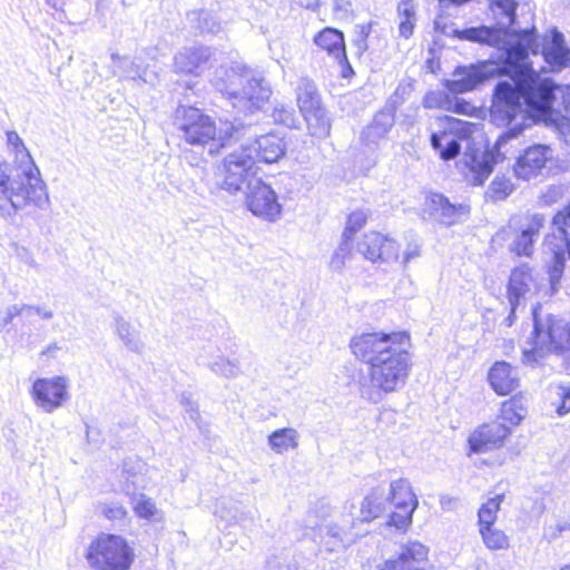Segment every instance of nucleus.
<instances>
[{"label": "nucleus", "instance_id": "1", "mask_svg": "<svg viewBox=\"0 0 570 570\" xmlns=\"http://www.w3.org/2000/svg\"><path fill=\"white\" fill-rule=\"evenodd\" d=\"M350 347L357 360L370 366L368 377L360 381L363 399L377 404L405 384L412 366L406 332L362 333L351 340Z\"/></svg>", "mask_w": 570, "mask_h": 570}, {"label": "nucleus", "instance_id": "2", "mask_svg": "<svg viewBox=\"0 0 570 570\" xmlns=\"http://www.w3.org/2000/svg\"><path fill=\"white\" fill-rule=\"evenodd\" d=\"M519 81L499 80L492 90L490 121L504 130L499 135L494 146L481 154L466 155L465 164L470 174L468 180L481 186L489 178L494 166L505 158L502 148L519 138L529 127L530 114L527 111Z\"/></svg>", "mask_w": 570, "mask_h": 570}, {"label": "nucleus", "instance_id": "3", "mask_svg": "<svg viewBox=\"0 0 570 570\" xmlns=\"http://www.w3.org/2000/svg\"><path fill=\"white\" fill-rule=\"evenodd\" d=\"M212 83L237 112L244 115L263 110L273 92L261 72L243 63L220 66L215 70Z\"/></svg>", "mask_w": 570, "mask_h": 570}, {"label": "nucleus", "instance_id": "4", "mask_svg": "<svg viewBox=\"0 0 570 570\" xmlns=\"http://www.w3.org/2000/svg\"><path fill=\"white\" fill-rule=\"evenodd\" d=\"M175 125L186 142L208 147L210 155L218 153L228 140L240 139L252 131V124H245L237 118L218 130L210 116L191 106L177 108Z\"/></svg>", "mask_w": 570, "mask_h": 570}, {"label": "nucleus", "instance_id": "5", "mask_svg": "<svg viewBox=\"0 0 570 570\" xmlns=\"http://www.w3.org/2000/svg\"><path fill=\"white\" fill-rule=\"evenodd\" d=\"M532 330L522 351V363L535 367L550 355H564L570 351V321L551 313H543L542 306L535 304L531 309Z\"/></svg>", "mask_w": 570, "mask_h": 570}, {"label": "nucleus", "instance_id": "6", "mask_svg": "<svg viewBox=\"0 0 570 570\" xmlns=\"http://www.w3.org/2000/svg\"><path fill=\"white\" fill-rule=\"evenodd\" d=\"M29 205L39 209L49 207L46 183L41 177H26L19 171L12 175L9 166L0 161V215L12 217Z\"/></svg>", "mask_w": 570, "mask_h": 570}, {"label": "nucleus", "instance_id": "7", "mask_svg": "<svg viewBox=\"0 0 570 570\" xmlns=\"http://www.w3.org/2000/svg\"><path fill=\"white\" fill-rule=\"evenodd\" d=\"M86 559L96 570H128L134 562L135 553L124 537L100 533L90 542Z\"/></svg>", "mask_w": 570, "mask_h": 570}, {"label": "nucleus", "instance_id": "8", "mask_svg": "<svg viewBox=\"0 0 570 570\" xmlns=\"http://www.w3.org/2000/svg\"><path fill=\"white\" fill-rule=\"evenodd\" d=\"M255 163L249 153L242 146L239 149L228 154L223 160L222 175L216 185L219 190L230 196L244 194V186L248 187L254 177Z\"/></svg>", "mask_w": 570, "mask_h": 570}, {"label": "nucleus", "instance_id": "9", "mask_svg": "<svg viewBox=\"0 0 570 570\" xmlns=\"http://www.w3.org/2000/svg\"><path fill=\"white\" fill-rule=\"evenodd\" d=\"M386 495L389 505L391 504L395 509L389 515L387 525L405 531L412 524L413 513L419 505V500L409 480L400 478L391 481Z\"/></svg>", "mask_w": 570, "mask_h": 570}, {"label": "nucleus", "instance_id": "10", "mask_svg": "<svg viewBox=\"0 0 570 570\" xmlns=\"http://www.w3.org/2000/svg\"><path fill=\"white\" fill-rule=\"evenodd\" d=\"M69 381L66 376L38 377L32 383L30 395L37 407L53 413L70 399Z\"/></svg>", "mask_w": 570, "mask_h": 570}, {"label": "nucleus", "instance_id": "11", "mask_svg": "<svg viewBox=\"0 0 570 570\" xmlns=\"http://www.w3.org/2000/svg\"><path fill=\"white\" fill-rule=\"evenodd\" d=\"M243 195H245L247 208L253 215L268 222H276L281 218L283 206L278 200V196L261 178L249 181L247 191Z\"/></svg>", "mask_w": 570, "mask_h": 570}, {"label": "nucleus", "instance_id": "12", "mask_svg": "<svg viewBox=\"0 0 570 570\" xmlns=\"http://www.w3.org/2000/svg\"><path fill=\"white\" fill-rule=\"evenodd\" d=\"M217 53L216 49L204 45L184 47L174 56V71L198 77L217 62Z\"/></svg>", "mask_w": 570, "mask_h": 570}, {"label": "nucleus", "instance_id": "13", "mask_svg": "<svg viewBox=\"0 0 570 570\" xmlns=\"http://www.w3.org/2000/svg\"><path fill=\"white\" fill-rule=\"evenodd\" d=\"M527 111H548L556 99V86L547 78H539L535 72L527 79L519 80Z\"/></svg>", "mask_w": 570, "mask_h": 570}, {"label": "nucleus", "instance_id": "14", "mask_svg": "<svg viewBox=\"0 0 570 570\" xmlns=\"http://www.w3.org/2000/svg\"><path fill=\"white\" fill-rule=\"evenodd\" d=\"M494 68L485 60L459 66L453 72L454 79L445 80V88L453 94H464L476 89L493 79Z\"/></svg>", "mask_w": 570, "mask_h": 570}, {"label": "nucleus", "instance_id": "15", "mask_svg": "<svg viewBox=\"0 0 570 570\" xmlns=\"http://www.w3.org/2000/svg\"><path fill=\"white\" fill-rule=\"evenodd\" d=\"M429 548L419 541L402 543L393 556L377 566V570H425Z\"/></svg>", "mask_w": 570, "mask_h": 570}, {"label": "nucleus", "instance_id": "16", "mask_svg": "<svg viewBox=\"0 0 570 570\" xmlns=\"http://www.w3.org/2000/svg\"><path fill=\"white\" fill-rule=\"evenodd\" d=\"M356 249L373 263L396 262L400 255V245L393 238L377 232L365 234L357 242Z\"/></svg>", "mask_w": 570, "mask_h": 570}, {"label": "nucleus", "instance_id": "17", "mask_svg": "<svg viewBox=\"0 0 570 570\" xmlns=\"http://www.w3.org/2000/svg\"><path fill=\"white\" fill-rule=\"evenodd\" d=\"M552 157L553 151L548 145L534 144L519 155L513 166L514 174L523 180L537 177Z\"/></svg>", "mask_w": 570, "mask_h": 570}, {"label": "nucleus", "instance_id": "18", "mask_svg": "<svg viewBox=\"0 0 570 570\" xmlns=\"http://www.w3.org/2000/svg\"><path fill=\"white\" fill-rule=\"evenodd\" d=\"M250 154L254 163L275 164L286 154V142L284 137L271 131L264 135H256L255 139L247 145H243Z\"/></svg>", "mask_w": 570, "mask_h": 570}, {"label": "nucleus", "instance_id": "19", "mask_svg": "<svg viewBox=\"0 0 570 570\" xmlns=\"http://www.w3.org/2000/svg\"><path fill=\"white\" fill-rule=\"evenodd\" d=\"M510 433L511 429L499 421L483 424L469 436L470 451L485 453L499 449Z\"/></svg>", "mask_w": 570, "mask_h": 570}, {"label": "nucleus", "instance_id": "20", "mask_svg": "<svg viewBox=\"0 0 570 570\" xmlns=\"http://www.w3.org/2000/svg\"><path fill=\"white\" fill-rule=\"evenodd\" d=\"M424 212L434 217L440 224L452 226L459 222L462 216L470 213V207L464 204H452L448 197L441 193H430L425 198Z\"/></svg>", "mask_w": 570, "mask_h": 570}, {"label": "nucleus", "instance_id": "21", "mask_svg": "<svg viewBox=\"0 0 570 570\" xmlns=\"http://www.w3.org/2000/svg\"><path fill=\"white\" fill-rule=\"evenodd\" d=\"M395 125V117L380 109L360 135L362 145L368 151H376L387 141L389 134Z\"/></svg>", "mask_w": 570, "mask_h": 570}, {"label": "nucleus", "instance_id": "22", "mask_svg": "<svg viewBox=\"0 0 570 570\" xmlns=\"http://www.w3.org/2000/svg\"><path fill=\"white\" fill-rule=\"evenodd\" d=\"M543 225L544 216L542 214H533L525 217L524 223L515 229V236L509 245V250L517 256L530 257L533 254L534 243Z\"/></svg>", "mask_w": 570, "mask_h": 570}, {"label": "nucleus", "instance_id": "23", "mask_svg": "<svg viewBox=\"0 0 570 570\" xmlns=\"http://www.w3.org/2000/svg\"><path fill=\"white\" fill-rule=\"evenodd\" d=\"M487 61L494 68L493 78L508 77L509 81H519L520 79H527V73H534L532 63L527 59L525 52L523 55L505 53L500 56L497 61L492 59Z\"/></svg>", "mask_w": 570, "mask_h": 570}, {"label": "nucleus", "instance_id": "24", "mask_svg": "<svg viewBox=\"0 0 570 570\" xmlns=\"http://www.w3.org/2000/svg\"><path fill=\"white\" fill-rule=\"evenodd\" d=\"M511 33L512 32L509 31V26H479L463 29L461 31V38L468 41L502 49L507 46V38Z\"/></svg>", "mask_w": 570, "mask_h": 570}, {"label": "nucleus", "instance_id": "25", "mask_svg": "<svg viewBox=\"0 0 570 570\" xmlns=\"http://www.w3.org/2000/svg\"><path fill=\"white\" fill-rule=\"evenodd\" d=\"M488 381L499 395H508L519 387L518 371L505 361H498L491 366Z\"/></svg>", "mask_w": 570, "mask_h": 570}, {"label": "nucleus", "instance_id": "26", "mask_svg": "<svg viewBox=\"0 0 570 570\" xmlns=\"http://www.w3.org/2000/svg\"><path fill=\"white\" fill-rule=\"evenodd\" d=\"M542 57L554 71H560L570 63V48L566 45L563 33L557 28L551 30L550 42L543 46Z\"/></svg>", "mask_w": 570, "mask_h": 570}, {"label": "nucleus", "instance_id": "27", "mask_svg": "<svg viewBox=\"0 0 570 570\" xmlns=\"http://www.w3.org/2000/svg\"><path fill=\"white\" fill-rule=\"evenodd\" d=\"M389 507V497L386 488L379 485L373 488L362 500L360 511L355 520L361 522H372L385 513Z\"/></svg>", "mask_w": 570, "mask_h": 570}, {"label": "nucleus", "instance_id": "28", "mask_svg": "<svg viewBox=\"0 0 570 570\" xmlns=\"http://www.w3.org/2000/svg\"><path fill=\"white\" fill-rule=\"evenodd\" d=\"M355 521L354 518H351L345 520L343 524L333 523L321 528L323 540H325L328 550L346 548L354 542L356 535L352 533V529Z\"/></svg>", "mask_w": 570, "mask_h": 570}, {"label": "nucleus", "instance_id": "29", "mask_svg": "<svg viewBox=\"0 0 570 570\" xmlns=\"http://www.w3.org/2000/svg\"><path fill=\"white\" fill-rule=\"evenodd\" d=\"M7 142L16 155L18 171L26 177H41L39 168L17 131L7 132Z\"/></svg>", "mask_w": 570, "mask_h": 570}, {"label": "nucleus", "instance_id": "30", "mask_svg": "<svg viewBox=\"0 0 570 570\" xmlns=\"http://www.w3.org/2000/svg\"><path fill=\"white\" fill-rule=\"evenodd\" d=\"M531 274L528 264L512 269L508 283V301L510 306H519L521 299L530 291Z\"/></svg>", "mask_w": 570, "mask_h": 570}, {"label": "nucleus", "instance_id": "31", "mask_svg": "<svg viewBox=\"0 0 570 570\" xmlns=\"http://www.w3.org/2000/svg\"><path fill=\"white\" fill-rule=\"evenodd\" d=\"M295 94L301 115L324 106L315 81L308 77L298 80Z\"/></svg>", "mask_w": 570, "mask_h": 570}, {"label": "nucleus", "instance_id": "32", "mask_svg": "<svg viewBox=\"0 0 570 570\" xmlns=\"http://www.w3.org/2000/svg\"><path fill=\"white\" fill-rule=\"evenodd\" d=\"M314 43L333 58L344 57L345 37L344 33L336 28L325 27L323 30L318 31L314 37Z\"/></svg>", "mask_w": 570, "mask_h": 570}, {"label": "nucleus", "instance_id": "33", "mask_svg": "<svg viewBox=\"0 0 570 570\" xmlns=\"http://www.w3.org/2000/svg\"><path fill=\"white\" fill-rule=\"evenodd\" d=\"M312 136L323 139L330 136L332 118L325 106L302 115Z\"/></svg>", "mask_w": 570, "mask_h": 570}, {"label": "nucleus", "instance_id": "34", "mask_svg": "<svg viewBox=\"0 0 570 570\" xmlns=\"http://www.w3.org/2000/svg\"><path fill=\"white\" fill-rule=\"evenodd\" d=\"M298 432L293 428H282L268 435L269 448L278 454L294 450L298 446Z\"/></svg>", "mask_w": 570, "mask_h": 570}, {"label": "nucleus", "instance_id": "35", "mask_svg": "<svg viewBox=\"0 0 570 570\" xmlns=\"http://www.w3.org/2000/svg\"><path fill=\"white\" fill-rule=\"evenodd\" d=\"M124 492L129 497L132 509L138 518L155 521L158 520L156 515L159 514V511L151 498L144 493H136V490H130L129 485H126Z\"/></svg>", "mask_w": 570, "mask_h": 570}, {"label": "nucleus", "instance_id": "36", "mask_svg": "<svg viewBox=\"0 0 570 570\" xmlns=\"http://www.w3.org/2000/svg\"><path fill=\"white\" fill-rule=\"evenodd\" d=\"M399 36L409 39L416 26V11L413 0H400L397 8Z\"/></svg>", "mask_w": 570, "mask_h": 570}, {"label": "nucleus", "instance_id": "37", "mask_svg": "<svg viewBox=\"0 0 570 570\" xmlns=\"http://www.w3.org/2000/svg\"><path fill=\"white\" fill-rule=\"evenodd\" d=\"M114 321L116 333L125 346L131 352L141 353L144 344L139 338V333L118 313L114 315Z\"/></svg>", "mask_w": 570, "mask_h": 570}, {"label": "nucleus", "instance_id": "38", "mask_svg": "<svg viewBox=\"0 0 570 570\" xmlns=\"http://www.w3.org/2000/svg\"><path fill=\"white\" fill-rule=\"evenodd\" d=\"M413 90V80L402 79L381 109L395 117L397 109L410 99Z\"/></svg>", "mask_w": 570, "mask_h": 570}, {"label": "nucleus", "instance_id": "39", "mask_svg": "<svg viewBox=\"0 0 570 570\" xmlns=\"http://www.w3.org/2000/svg\"><path fill=\"white\" fill-rule=\"evenodd\" d=\"M552 226L564 245V254L570 258V203L552 218Z\"/></svg>", "mask_w": 570, "mask_h": 570}, {"label": "nucleus", "instance_id": "40", "mask_svg": "<svg viewBox=\"0 0 570 570\" xmlns=\"http://www.w3.org/2000/svg\"><path fill=\"white\" fill-rule=\"evenodd\" d=\"M500 412L501 423L519 425L527 414V409L521 399L512 397L502 403Z\"/></svg>", "mask_w": 570, "mask_h": 570}, {"label": "nucleus", "instance_id": "41", "mask_svg": "<svg viewBox=\"0 0 570 570\" xmlns=\"http://www.w3.org/2000/svg\"><path fill=\"white\" fill-rule=\"evenodd\" d=\"M484 546L491 550H507L510 547L509 537L495 527L479 529Z\"/></svg>", "mask_w": 570, "mask_h": 570}, {"label": "nucleus", "instance_id": "42", "mask_svg": "<svg viewBox=\"0 0 570 570\" xmlns=\"http://www.w3.org/2000/svg\"><path fill=\"white\" fill-rule=\"evenodd\" d=\"M501 497L489 499L483 503L478 511L479 529L494 527L497 521V513L500 509Z\"/></svg>", "mask_w": 570, "mask_h": 570}, {"label": "nucleus", "instance_id": "43", "mask_svg": "<svg viewBox=\"0 0 570 570\" xmlns=\"http://www.w3.org/2000/svg\"><path fill=\"white\" fill-rule=\"evenodd\" d=\"M566 257L563 252L556 250L553 253L552 263L548 268L549 283L551 294L559 291L560 282L564 273Z\"/></svg>", "mask_w": 570, "mask_h": 570}, {"label": "nucleus", "instance_id": "44", "mask_svg": "<svg viewBox=\"0 0 570 570\" xmlns=\"http://www.w3.org/2000/svg\"><path fill=\"white\" fill-rule=\"evenodd\" d=\"M274 121L287 128H299L301 119L292 106L279 104L274 107L272 112Z\"/></svg>", "mask_w": 570, "mask_h": 570}, {"label": "nucleus", "instance_id": "45", "mask_svg": "<svg viewBox=\"0 0 570 570\" xmlns=\"http://www.w3.org/2000/svg\"><path fill=\"white\" fill-rule=\"evenodd\" d=\"M514 189L513 184L505 176H497L490 184L485 195L492 202L504 200Z\"/></svg>", "mask_w": 570, "mask_h": 570}, {"label": "nucleus", "instance_id": "46", "mask_svg": "<svg viewBox=\"0 0 570 570\" xmlns=\"http://www.w3.org/2000/svg\"><path fill=\"white\" fill-rule=\"evenodd\" d=\"M377 24V21L370 20L366 23H360L355 26V38L352 40V45L356 48L357 56H362L370 49L368 38L372 33L373 27Z\"/></svg>", "mask_w": 570, "mask_h": 570}, {"label": "nucleus", "instance_id": "47", "mask_svg": "<svg viewBox=\"0 0 570 570\" xmlns=\"http://www.w3.org/2000/svg\"><path fill=\"white\" fill-rule=\"evenodd\" d=\"M368 213L364 209H356L347 216L346 226L344 228L342 238L352 240L355 233H357L367 222Z\"/></svg>", "mask_w": 570, "mask_h": 570}, {"label": "nucleus", "instance_id": "48", "mask_svg": "<svg viewBox=\"0 0 570 570\" xmlns=\"http://www.w3.org/2000/svg\"><path fill=\"white\" fill-rule=\"evenodd\" d=\"M490 2V7L494 10H499L502 16L508 19L509 31L511 32V27L517 23L518 14V1L517 0H488Z\"/></svg>", "mask_w": 570, "mask_h": 570}, {"label": "nucleus", "instance_id": "49", "mask_svg": "<svg viewBox=\"0 0 570 570\" xmlns=\"http://www.w3.org/2000/svg\"><path fill=\"white\" fill-rule=\"evenodd\" d=\"M519 37V43H518V55H525L528 56L529 51L533 55L538 53V35L535 29H522L518 32Z\"/></svg>", "mask_w": 570, "mask_h": 570}, {"label": "nucleus", "instance_id": "50", "mask_svg": "<svg viewBox=\"0 0 570 570\" xmlns=\"http://www.w3.org/2000/svg\"><path fill=\"white\" fill-rule=\"evenodd\" d=\"M102 515L112 521L118 522L120 525L125 524L128 519L127 509L119 502L110 501L102 504Z\"/></svg>", "mask_w": 570, "mask_h": 570}, {"label": "nucleus", "instance_id": "51", "mask_svg": "<svg viewBox=\"0 0 570 570\" xmlns=\"http://www.w3.org/2000/svg\"><path fill=\"white\" fill-rule=\"evenodd\" d=\"M209 367L214 373L225 377H235L240 372L238 363L229 361L225 357H219L213 362Z\"/></svg>", "mask_w": 570, "mask_h": 570}, {"label": "nucleus", "instance_id": "52", "mask_svg": "<svg viewBox=\"0 0 570 570\" xmlns=\"http://www.w3.org/2000/svg\"><path fill=\"white\" fill-rule=\"evenodd\" d=\"M556 407L559 415H566L570 412V382L559 384L556 387Z\"/></svg>", "mask_w": 570, "mask_h": 570}, {"label": "nucleus", "instance_id": "53", "mask_svg": "<svg viewBox=\"0 0 570 570\" xmlns=\"http://www.w3.org/2000/svg\"><path fill=\"white\" fill-rule=\"evenodd\" d=\"M197 29L202 35H215L220 30V23L207 11L198 12Z\"/></svg>", "mask_w": 570, "mask_h": 570}, {"label": "nucleus", "instance_id": "54", "mask_svg": "<svg viewBox=\"0 0 570 570\" xmlns=\"http://www.w3.org/2000/svg\"><path fill=\"white\" fill-rule=\"evenodd\" d=\"M350 254H351L350 240L342 238V242H341L338 248L334 252V254L331 258L330 267L333 271H337V272L342 271V268L345 265V259L350 256Z\"/></svg>", "mask_w": 570, "mask_h": 570}, {"label": "nucleus", "instance_id": "55", "mask_svg": "<svg viewBox=\"0 0 570 570\" xmlns=\"http://www.w3.org/2000/svg\"><path fill=\"white\" fill-rule=\"evenodd\" d=\"M461 153V141L459 137L449 134L443 148L440 153V158L443 160H452L456 158Z\"/></svg>", "mask_w": 570, "mask_h": 570}, {"label": "nucleus", "instance_id": "56", "mask_svg": "<svg viewBox=\"0 0 570 570\" xmlns=\"http://www.w3.org/2000/svg\"><path fill=\"white\" fill-rule=\"evenodd\" d=\"M140 468H141L140 463H138V468H135L130 460L124 461L122 473L127 474V476L125 479L122 490L126 488V485H129L130 490L137 489V473L140 470Z\"/></svg>", "mask_w": 570, "mask_h": 570}, {"label": "nucleus", "instance_id": "57", "mask_svg": "<svg viewBox=\"0 0 570 570\" xmlns=\"http://www.w3.org/2000/svg\"><path fill=\"white\" fill-rule=\"evenodd\" d=\"M446 98L448 96L444 91H429L423 98V106L428 109L443 108Z\"/></svg>", "mask_w": 570, "mask_h": 570}, {"label": "nucleus", "instance_id": "58", "mask_svg": "<svg viewBox=\"0 0 570 570\" xmlns=\"http://www.w3.org/2000/svg\"><path fill=\"white\" fill-rule=\"evenodd\" d=\"M334 12L341 19H348L353 17L352 0H334Z\"/></svg>", "mask_w": 570, "mask_h": 570}, {"label": "nucleus", "instance_id": "59", "mask_svg": "<svg viewBox=\"0 0 570 570\" xmlns=\"http://www.w3.org/2000/svg\"><path fill=\"white\" fill-rule=\"evenodd\" d=\"M111 59L114 62L122 61L124 63L128 65V69L125 70V73L128 78L142 79L141 73H140V67L137 63H135L134 61H129L127 58L121 59L118 53H112Z\"/></svg>", "mask_w": 570, "mask_h": 570}, {"label": "nucleus", "instance_id": "60", "mask_svg": "<svg viewBox=\"0 0 570 570\" xmlns=\"http://www.w3.org/2000/svg\"><path fill=\"white\" fill-rule=\"evenodd\" d=\"M31 309V306L28 305V304H22V305H11L9 306L7 309H6V316L3 317V326L8 325L9 323L12 322V320L20 315L22 312H26V311H30Z\"/></svg>", "mask_w": 570, "mask_h": 570}, {"label": "nucleus", "instance_id": "61", "mask_svg": "<svg viewBox=\"0 0 570 570\" xmlns=\"http://www.w3.org/2000/svg\"><path fill=\"white\" fill-rule=\"evenodd\" d=\"M448 132L446 131H440V132H432L431 137H430V142H431V146L434 150H438L439 154L441 153L442 148H443V145H444V141L448 137Z\"/></svg>", "mask_w": 570, "mask_h": 570}, {"label": "nucleus", "instance_id": "62", "mask_svg": "<svg viewBox=\"0 0 570 570\" xmlns=\"http://www.w3.org/2000/svg\"><path fill=\"white\" fill-rule=\"evenodd\" d=\"M334 59L338 62V65L342 68V77L348 78L350 76L354 75L352 65L347 59L346 50L344 51V57H335Z\"/></svg>", "mask_w": 570, "mask_h": 570}, {"label": "nucleus", "instance_id": "63", "mask_svg": "<svg viewBox=\"0 0 570 570\" xmlns=\"http://www.w3.org/2000/svg\"><path fill=\"white\" fill-rule=\"evenodd\" d=\"M235 521L240 523L243 527H247V524H252L256 519V511L248 510L243 511L238 515L234 517Z\"/></svg>", "mask_w": 570, "mask_h": 570}, {"label": "nucleus", "instance_id": "64", "mask_svg": "<svg viewBox=\"0 0 570 570\" xmlns=\"http://www.w3.org/2000/svg\"><path fill=\"white\" fill-rule=\"evenodd\" d=\"M421 254V246L416 243L409 244L403 255V264H407L411 259L419 257Z\"/></svg>", "mask_w": 570, "mask_h": 570}]
</instances>
